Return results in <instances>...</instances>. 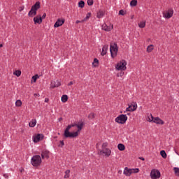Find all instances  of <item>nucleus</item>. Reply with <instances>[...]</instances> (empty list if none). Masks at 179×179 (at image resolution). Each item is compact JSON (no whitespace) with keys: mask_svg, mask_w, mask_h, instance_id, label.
I'll return each mask as SVG.
<instances>
[{"mask_svg":"<svg viewBox=\"0 0 179 179\" xmlns=\"http://www.w3.org/2000/svg\"><path fill=\"white\" fill-rule=\"evenodd\" d=\"M83 122L78 124H69L64 130V138H78L83 129Z\"/></svg>","mask_w":179,"mask_h":179,"instance_id":"nucleus-1","label":"nucleus"},{"mask_svg":"<svg viewBox=\"0 0 179 179\" xmlns=\"http://www.w3.org/2000/svg\"><path fill=\"white\" fill-rule=\"evenodd\" d=\"M108 147V143L105 142L101 145V150L99 151L100 156H104L105 157H110L111 156L112 151Z\"/></svg>","mask_w":179,"mask_h":179,"instance_id":"nucleus-2","label":"nucleus"},{"mask_svg":"<svg viewBox=\"0 0 179 179\" xmlns=\"http://www.w3.org/2000/svg\"><path fill=\"white\" fill-rule=\"evenodd\" d=\"M43 163V159H41V156L34 155L31 159V164L33 167H38L41 166Z\"/></svg>","mask_w":179,"mask_h":179,"instance_id":"nucleus-3","label":"nucleus"},{"mask_svg":"<svg viewBox=\"0 0 179 179\" xmlns=\"http://www.w3.org/2000/svg\"><path fill=\"white\" fill-rule=\"evenodd\" d=\"M139 173V169H129L128 167H125L123 171V174L126 176V177H131V174H136Z\"/></svg>","mask_w":179,"mask_h":179,"instance_id":"nucleus-4","label":"nucleus"},{"mask_svg":"<svg viewBox=\"0 0 179 179\" xmlns=\"http://www.w3.org/2000/svg\"><path fill=\"white\" fill-rule=\"evenodd\" d=\"M127 62L124 59H122L118 62L115 65L116 71H127Z\"/></svg>","mask_w":179,"mask_h":179,"instance_id":"nucleus-5","label":"nucleus"},{"mask_svg":"<svg viewBox=\"0 0 179 179\" xmlns=\"http://www.w3.org/2000/svg\"><path fill=\"white\" fill-rule=\"evenodd\" d=\"M128 121V116L127 115L121 114L119 115L115 119V122L117 124H124Z\"/></svg>","mask_w":179,"mask_h":179,"instance_id":"nucleus-6","label":"nucleus"},{"mask_svg":"<svg viewBox=\"0 0 179 179\" xmlns=\"http://www.w3.org/2000/svg\"><path fill=\"white\" fill-rule=\"evenodd\" d=\"M110 55L113 58H115L117 57V54L118 53V45L116 43L110 44Z\"/></svg>","mask_w":179,"mask_h":179,"instance_id":"nucleus-7","label":"nucleus"},{"mask_svg":"<svg viewBox=\"0 0 179 179\" xmlns=\"http://www.w3.org/2000/svg\"><path fill=\"white\" fill-rule=\"evenodd\" d=\"M137 108L138 103H136V102H132L130 105H129L124 113H134V111H136Z\"/></svg>","mask_w":179,"mask_h":179,"instance_id":"nucleus-8","label":"nucleus"},{"mask_svg":"<svg viewBox=\"0 0 179 179\" xmlns=\"http://www.w3.org/2000/svg\"><path fill=\"white\" fill-rule=\"evenodd\" d=\"M163 17L164 19H171L173 15H174V10L173 8H169L166 11L162 13Z\"/></svg>","mask_w":179,"mask_h":179,"instance_id":"nucleus-9","label":"nucleus"},{"mask_svg":"<svg viewBox=\"0 0 179 179\" xmlns=\"http://www.w3.org/2000/svg\"><path fill=\"white\" fill-rule=\"evenodd\" d=\"M43 139H44V134H34L32 136V141L34 143H38V142H41V141H43Z\"/></svg>","mask_w":179,"mask_h":179,"instance_id":"nucleus-10","label":"nucleus"},{"mask_svg":"<svg viewBox=\"0 0 179 179\" xmlns=\"http://www.w3.org/2000/svg\"><path fill=\"white\" fill-rule=\"evenodd\" d=\"M160 171L157 169H152L150 172V177L152 179H158L160 178Z\"/></svg>","mask_w":179,"mask_h":179,"instance_id":"nucleus-11","label":"nucleus"},{"mask_svg":"<svg viewBox=\"0 0 179 179\" xmlns=\"http://www.w3.org/2000/svg\"><path fill=\"white\" fill-rule=\"evenodd\" d=\"M102 30L104 31H111L114 29V25L110 23L108 25L107 24H103L101 26Z\"/></svg>","mask_w":179,"mask_h":179,"instance_id":"nucleus-12","label":"nucleus"},{"mask_svg":"<svg viewBox=\"0 0 179 179\" xmlns=\"http://www.w3.org/2000/svg\"><path fill=\"white\" fill-rule=\"evenodd\" d=\"M61 86V81L59 80H52L50 82V89H55Z\"/></svg>","mask_w":179,"mask_h":179,"instance_id":"nucleus-13","label":"nucleus"},{"mask_svg":"<svg viewBox=\"0 0 179 179\" xmlns=\"http://www.w3.org/2000/svg\"><path fill=\"white\" fill-rule=\"evenodd\" d=\"M64 23H65V19H64V18L57 19L56 22L54 24L55 29H57L58 27H61V26H62V24H64Z\"/></svg>","mask_w":179,"mask_h":179,"instance_id":"nucleus-14","label":"nucleus"},{"mask_svg":"<svg viewBox=\"0 0 179 179\" xmlns=\"http://www.w3.org/2000/svg\"><path fill=\"white\" fill-rule=\"evenodd\" d=\"M153 122H154V124H156L157 125H164V121H163V120H162L159 117H154Z\"/></svg>","mask_w":179,"mask_h":179,"instance_id":"nucleus-15","label":"nucleus"},{"mask_svg":"<svg viewBox=\"0 0 179 179\" xmlns=\"http://www.w3.org/2000/svg\"><path fill=\"white\" fill-rule=\"evenodd\" d=\"M34 24H41L43 23V19L41 15H37L34 17Z\"/></svg>","mask_w":179,"mask_h":179,"instance_id":"nucleus-16","label":"nucleus"},{"mask_svg":"<svg viewBox=\"0 0 179 179\" xmlns=\"http://www.w3.org/2000/svg\"><path fill=\"white\" fill-rule=\"evenodd\" d=\"M50 151L48 150H45L41 152L42 159H50Z\"/></svg>","mask_w":179,"mask_h":179,"instance_id":"nucleus-17","label":"nucleus"},{"mask_svg":"<svg viewBox=\"0 0 179 179\" xmlns=\"http://www.w3.org/2000/svg\"><path fill=\"white\" fill-rule=\"evenodd\" d=\"M107 51H108V45H105L102 48V51L101 52V55H102V57H104V55H106V54H107Z\"/></svg>","mask_w":179,"mask_h":179,"instance_id":"nucleus-18","label":"nucleus"},{"mask_svg":"<svg viewBox=\"0 0 179 179\" xmlns=\"http://www.w3.org/2000/svg\"><path fill=\"white\" fill-rule=\"evenodd\" d=\"M37 125V120L36 119H32L29 123V127L30 128H34Z\"/></svg>","mask_w":179,"mask_h":179,"instance_id":"nucleus-19","label":"nucleus"},{"mask_svg":"<svg viewBox=\"0 0 179 179\" xmlns=\"http://www.w3.org/2000/svg\"><path fill=\"white\" fill-rule=\"evenodd\" d=\"M41 6H40V1L36 2V3L31 6V9L37 12L38 9H40Z\"/></svg>","mask_w":179,"mask_h":179,"instance_id":"nucleus-20","label":"nucleus"},{"mask_svg":"<svg viewBox=\"0 0 179 179\" xmlns=\"http://www.w3.org/2000/svg\"><path fill=\"white\" fill-rule=\"evenodd\" d=\"M36 15L37 11H35L34 10H33V8H31L28 13V16H29V17H34V16H36Z\"/></svg>","mask_w":179,"mask_h":179,"instance_id":"nucleus-21","label":"nucleus"},{"mask_svg":"<svg viewBox=\"0 0 179 179\" xmlns=\"http://www.w3.org/2000/svg\"><path fill=\"white\" fill-rule=\"evenodd\" d=\"M40 78V76H38V74H36L35 76H33L31 77V83H36V82H37V79Z\"/></svg>","mask_w":179,"mask_h":179,"instance_id":"nucleus-22","label":"nucleus"},{"mask_svg":"<svg viewBox=\"0 0 179 179\" xmlns=\"http://www.w3.org/2000/svg\"><path fill=\"white\" fill-rule=\"evenodd\" d=\"M71 177V170L67 169L64 172V179H68Z\"/></svg>","mask_w":179,"mask_h":179,"instance_id":"nucleus-23","label":"nucleus"},{"mask_svg":"<svg viewBox=\"0 0 179 179\" xmlns=\"http://www.w3.org/2000/svg\"><path fill=\"white\" fill-rule=\"evenodd\" d=\"M99 62L97 58H94L92 62V68H97L99 66Z\"/></svg>","mask_w":179,"mask_h":179,"instance_id":"nucleus-24","label":"nucleus"},{"mask_svg":"<svg viewBox=\"0 0 179 179\" xmlns=\"http://www.w3.org/2000/svg\"><path fill=\"white\" fill-rule=\"evenodd\" d=\"M117 149L120 150V152H124V150H125V145L122 143H119L117 145Z\"/></svg>","mask_w":179,"mask_h":179,"instance_id":"nucleus-25","label":"nucleus"},{"mask_svg":"<svg viewBox=\"0 0 179 179\" xmlns=\"http://www.w3.org/2000/svg\"><path fill=\"white\" fill-rule=\"evenodd\" d=\"M145 26H146V21L145 20L141 21L138 23V27L140 29H144V27H145Z\"/></svg>","mask_w":179,"mask_h":179,"instance_id":"nucleus-26","label":"nucleus"},{"mask_svg":"<svg viewBox=\"0 0 179 179\" xmlns=\"http://www.w3.org/2000/svg\"><path fill=\"white\" fill-rule=\"evenodd\" d=\"M155 50V45H150L147 47L146 51L147 52L150 53L152 52Z\"/></svg>","mask_w":179,"mask_h":179,"instance_id":"nucleus-27","label":"nucleus"},{"mask_svg":"<svg viewBox=\"0 0 179 179\" xmlns=\"http://www.w3.org/2000/svg\"><path fill=\"white\" fill-rule=\"evenodd\" d=\"M155 120V117H153V115L150 114L148 117H147V121L148 122H153V121Z\"/></svg>","mask_w":179,"mask_h":179,"instance_id":"nucleus-28","label":"nucleus"},{"mask_svg":"<svg viewBox=\"0 0 179 179\" xmlns=\"http://www.w3.org/2000/svg\"><path fill=\"white\" fill-rule=\"evenodd\" d=\"M61 100L62 103H66V101H68V95L66 94L62 95Z\"/></svg>","mask_w":179,"mask_h":179,"instance_id":"nucleus-29","label":"nucleus"},{"mask_svg":"<svg viewBox=\"0 0 179 179\" xmlns=\"http://www.w3.org/2000/svg\"><path fill=\"white\" fill-rule=\"evenodd\" d=\"M91 16H92V13H87V14L86 15V17L83 20H81V22H86L87 20H89Z\"/></svg>","mask_w":179,"mask_h":179,"instance_id":"nucleus-30","label":"nucleus"},{"mask_svg":"<svg viewBox=\"0 0 179 179\" xmlns=\"http://www.w3.org/2000/svg\"><path fill=\"white\" fill-rule=\"evenodd\" d=\"M96 118V113H91L88 115V119L89 120H94Z\"/></svg>","mask_w":179,"mask_h":179,"instance_id":"nucleus-31","label":"nucleus"},{"mask_svg":"<svg viewBox=\"0 0 179 179\" xmlns=\"http://www.w3.org/2000/svg\"><path fill=\"white\" fill-rule=\"evenodd\" d=\"M22 100L20 99H17L15 101V107H22Z\"/></svg>","mask_w":179,"mask_h":179,"instance_id":"nucleus-32","label":"nucleus"},{"mask_svg":"<svg viewBox=\"0 0 179 179\" xmlns=\"http://www.w3.org/2000/svg\"><path fill=\"white\" fill-rule=\"evenodd\" d=\"M160 155L163 159H166L167 158V154L166 153V151L164 150H161L160 151Z\"/></svg>","mask_w":179,"mask_h":179,"instance_id":"nucleus-33","label":"nucleus"},{"mask_svg":"<svg viewBox=\"0 0 179 179\" xmlns=\"http://www.w3.org/2000/svg\"><path fill=\"white\" fill-rule=\"evenodd\" d=\"M13 75H15V76L19 78V76H20V75H22V71L20 70H17L13 72Z\"/></svg>","mask_w":179,"mask_h":179,"instance_id":"nucleus-34","label":"nucleus"},{"mask_svg":"<svg viewBox=\"0 0 179 179\" xmlns=\"http://www.w3.org/2000/svg\"><path fill=\"white\" fill-rule=\"evenodd\" d=\"M138 5V0H131L130 2V6H136Z\"/></svg>","mask_w":179,"mask_h":179,"instance_id":"nucleus-35","label":"nucleus"},{"mask_svg":"<svg viewBox=\"0 0 179 179\" xmlns=\"http://www.w3.org/2000/svg\"><path fill=\"white\" fill-rule=\"evenodd\" d=\"M173 171L175 173V175L176 177H179V168L178 167H174L173 168Z\"/></svg>","mask_w":179,"mask_h":179,"instance_id":"nucleus-36","label":"nucleus"},{"mask_svg":"<svg viewBox=\"0 0 179 179\" xmlns=\"http://www.w3.org/2000/svg\"><path fill=\"white\" fill-rule=\"evenodd\" d=\"M103 16H104V13H103V11H99L97 13L96 17H98V19H101V17H103Z\"/></svg>","mask_w":179,"mask_h":179,"instance_id":"nucleus-37","label":"nucleus"},{"mask_svg":"<svg viewBox=\"0 0 179 179\" xmlns=\"http://www.w3.org/2000/svg\"><path fill=\"white\" fill-rule=\"evenodd\" d=\"M78 8H85V1H80L78 3Z\"/></svg>","mask_w":179,"mask_h":179,"instance_id":"nucleus-38","label":"nucleus"},{"mask_svg":"<svg viewBox=\"0 0 179 179\" xmlns=\"http://www.w3.org/2000/svg\"><path fill=\"white\" fill-rule=\"evenodd\" d=\"M64 146H65V143H64V141H60L58 148H64Z\"/></svg>","mask_w":179,"mask_h":179,"instance_id":"nucleus-39","label":"nucleus"},{"mask_svg":"<svg viewBox=\"0 0 179 179\" xmlns=\"http://www.w3.org/2000/svg\"><path fill=\"white\" fill-rule=\"evenodd\" d=\"M124 73L123 71H121L120 73H117V78H122V76H124Z\"/></svg>","mask_w":179,"mask_h":179,"instance_id":"nucleus-40","label":"nucleus"},{"mask_svg":"<svg viewBox=\"0 0 179 179\" xmlns=\"http://www.w3.org/2000/svg\"><path fill=\"white\" fill-rule=\"evenodd\" d=\"M94 1L93 0H88L87 1V5H89V6H92V5H93Z\"/></svg>","mask_w":179,"mask_h":179,"instance_id":"nucleus-41","label":"nucleus"},{"mask_svg":"<svg viewBox=\"0 0 179 179\" xmlns=\"http://www.w3.org/2000/svg\"><path fill=\"white\" fill-rule=\"evenodd\" d=\"M119 15H121L122 16H124V15H125V13L124 12V10H120L119 11Z\"/></svg>","mask_w":179,"mask_h":179,"instance_id":"nucleus-42","label":"nucleus"},{"mask_svg":"<svg viewBox=\"0 0 179 179\" xmlns=\"http://www.w3.org/2000/svg\"><path fill=\"white\" fill-rule=\"evenodd\" d=\"M47 16L46 13H43V15L41 17V19H45V17Z\"/></svg>","mask_w":179,"mask_h":179,"instance_id":"nucleus-43","label":"nucleus"},{"mask_svg":"<svg viewBox=\"0 0 179 179\" xmlns=\"http://www.w3.org/2000/svg\"><path fill=\"white\" fill-rule=\"evenodd\" d=\"M84 22L80 21V20H76V24H79V23H83Z\"/></svg>","mask_w":179,"mask_h":179,"instance_id":"nucleus-44","label":"nucleus"},{"mask_svg":"<svg viewBox=\"0 0 179 179\" xmlns=\"http://www.w3.org/2000/svg\"><path fill=\"white\" fill-rule=\"evenodd\" d=\"M73 85V82L71 81L69 83L68 86H72Z\"/></svg>","mask_w":179,"mask_h":179,"instance_id":"nucleus-45","label":"nucleus"},{"mask_svg":"<svg viewBox=\"0 0 179 179\" xmlns=\"http://www.w3.org/2000/svg\"><path fill=\"white\" fill-rule=\"evenodd\" d=\"M48 101H50V99L45 98V103H48Z\"/></svg>","mask_w":179,"mask_h":179,"instance_id":"nucleus-46","label":"nucleus"},{"mask_svg":"<svg viewBox=\"0 0 179 179\" xmlns=\"http://www.w3.org/2000/svg\"><path fill=\"white\" fill-rule=\"evenodd\" d=\"M24 9V7H21L19 10H20V12H22V10H23Z\"/></svg>","mask_w":179,"mask_h":179,"instance_id":"nucleus-47","label":"nucleus"},{"mask_svg":"<svg viewBox=\"0 0 179 179\" xmlns=\"http://www.w3.org/2000/svg\"><path fill=\"white\" fill-rule=\"evenodd\" d=\"M139 159H140V160H145V158H143V157H139Z\"/></svg>","mask_w":179,"mask_h":179,"instance_id":"nucleus-48","label":"nucleus"},{"mask_svg":"<svg viewBox=\"0 0 179 179\" xmlns=\"http://www.w3.org/2000/svg\"><path fill=\"white\" fill-rule=\"evenodd\" d=\"M2 47H3V45L0 44V48H2Z\"/></svg>","mask_w":179,"mask_h":179,"instance_id":"nucleus-49","label":"nucleus"}]
</instances>
